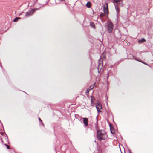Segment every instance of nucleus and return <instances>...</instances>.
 Wrapping results in <instances>:
<instances>
[{
    "mask_svg": "<svg viewBox=\"0 0 153 153\" xmlns=\"http://www.w3.org/2000/svg\"><path fill=\"white\" fill-rule=\"evenodd\" d=\"M105 16L104 13H102L100 15V16L101 17H103Z\"/></svg>",
    "mask_w": 153,
    "mask_h": 153,
    "instance_id": "18",
    "label": "nucleus"
},
{
    "mask_svg": "<svg viewBox=\"0 0 153 153\" xmlns=\"http://www.w3.org/2000/svg\"><path fill=\"white\" fill-rule=\"evenodd\" d=\"M83 122L84 125L87 126L88 125V119L86 118H83Z\"/></svg>",
    "mask_w": 153,
    "mask_h": 153,
    "instance_id": "8",
    "label": "nucleus"
},
{
    "mask_svg": "<svg viewBox=\"0 0 153 153\" xmlns=\"http://www.w3.org/2000/svg\"><path fill=\"white\" fill-rule=\"evenodd\" d=\"M20 17H16L13 20L14 22H17L19 19H20Z\"/></svg>",
    "mask_w": 153,
    "mask_h": 153,
    "instance_id": "15",
    "label": "nucleus"
},
{
    "mask_svg": "<svg viewBox=\"0 0 153 153\" xmlns=\"http://www.w3.org/2000/svg\"><path fill=\"white\" fill-rule=\"evenodd\" d=\"M34 10L32 9L29 10L28 12L26 13L25 16L26 17H29L32 16L34 13Z\"/></svg>",
    "mask_w": 153,
    "mask_h": 153,
    "instance_id": "4",
    "label": "nucleus"
},
{
    "mask_svg": "<svg viewBox=\"0 0 153 153\" xmlns=\"http://www.w3.org/2000/svg\"><path fill=\"white\" fill-rule=\"evenodd\" d=\"M39 121L42 123V124L43 126H44V124L42 123V121L40 118H39Z\"/></svg>",
    "mask_w": 153,
    "mask_h": 153,
    "instance_id": "17",
    "label": "nucleus"
},
{
    "mask_svg": "<svg viewBox=\"0 0 153 153\" xmlns=\"http://www.w3.org/2000/svg\"><path fill=\"white\" fill-rule=\"evenodd\" d=\"M91 3L90 2H87V4H86V6L88 8H90L91 6Z\"/></svg>",
    "mask_w": 153,
    "mask_h": 153,
    "instance_id": "11",
    "label": "nucleus"
},
{
    "mask_svg": "<svg viewBox=\"0 0 153 153\" xmlns=\"http://www.w3.org/2000/svg\"><path fill=\"white\" fill-rule=\"evenodd\" d=\"M96 106L97 111L98 112H101L102 111L101 110L102 109V108L100 103L99 102L97 103L96 104Z\"/></svg>",
    "mask_w": 153,
    "mask_h": 153,
    "instance_id": "3",
    "label": "nucleus"
},
{
    "mask_svg": "<svg viewBox=\"0 0 153 153\" xmlns=\"http://www.w3.org/2000/svg\"><path fill=\"white\" fill-rule=\"evenodd\" d=\"M122 0H114V4H118L122 6V3L121 2V1Z\"/></svg>",
    "mask_w": 153,
    "mask_h": 153,
    "instance_id": "6",
    "label": "nucleus"
},
{
    "mask_svg": "<svg viewBox=\"0 0 153 153\" xmlns=\"http://www.w3.org/2000/svg\"><path fill=\"white\" fill-rule=\"evenodd\" d=\"M91 102L92 104V106H93L94 105V101L95 100V98L94 97L91 96Z\"/></svg>",
    "mask_w": 153,
    "mask_h": 153,
    "instance_id": "9",
    "label": "nucleus"
},
{
    "mask_svg": "<svg viewBox=\"0 0 153 153\" xmlns=\"http://www.w3.org/2000/svg\"><path fill=\"white\" fill-rule=\"evenodd\" d=\"M108 76H107V79L108 78V76H109L108 75Z\"/></svg>",
    "mask_w": 153,
    "mask_h": 153,
    "instance_id": "21",
    "label": "nucleus"
},
{
    "mask_svg": "<svg viewBox=\"0 0 153 153\" xmlns=\"http://www.w3.org/2000/svg\"><path fill=\"white\" fill-rule=\"evenodd\" d=\"M102 67V65H101L100 63H99V65L98 66V68H97V69H98L99 72V69H101V68Z\"/></svg>",
    "mask_w": 153,
    "mask_h": 153,
    "instance_id": "13",
    "label": "nucleus"
},
{
    "mask_svg": "<svg viewBox=\"0 0 153 153\" xmlns=\"http://www.w3.org/2000/svg\"><path fill=\"white\" fill-rule=\"evenodd\" d=\"M104 12L105 13H108V4L107 3H105L103 6Z\"/></svg>",
    "mask_w": 153,
    "mask_h": 153,
    "instance_id": "5",
    "label": "nucleus"
},
{
    "mask_svg": "<svg viewBox=\"0 0 153 153\" xmlns=\"http://www.w3.org/2000/svg\"><path fill=\"white\" fill-rule=\"evenodd\" d=\"M106 26L108 32L110 33H111L113 29V24L111 22L108 21L107 22Z\"/></svg>",
    "mask_w": 153,
    "mask_h": 153,
    "instance_id": "2",
    "label": "nucleus"
},
{
    "mask_svg": "<svg viewBox=\"0 0 153 153\" xmlns=\"http://www.w3.org/2000/svg\"><path fill=\"white\" fill-rule=\"evenodd\" d=\"M90 90V89H87L86 90V92L87 93H88Z\"/></svg>",
    "mask_w": 153,
    "mask_h": 153,
    "instance_id": "20",
    "label": "nucleus"
},
{
    "mask_svg": "<svg viewBox=\"0 0 153 153\" xmlns=\"http://www.w3.org/2000/svg\"><path fill=\"white\" fill-rule=\"evenodd\" d=\"M5 145L6 146L7 149H10V147L7 144H5Z\"/></svg>",
    "mask_w": 153,
    "mask_h": 153,
    "instance_id": "19",
    "label": "nucleus"
},
{
    "mask_svg": "<svg viewBox=\"0 0 153 153\" xmlns=\"http://www.w3.org/2000/svg\"><path fill=\"white\" fill-rule=\"evenodd\" d=\"M111 133L112 134H113V133H114V132H112V131H111Z\"/></svg>",
    "mask_w": 153,
    "mask_h": 153,
    "instance_id": "22",
    "label": "nucleus"
},
{
    "mask_svg": "<svg viewBox=\"0 0 153 153\" xmlns=\"http://www.w3.org/2000/svg\"><path fill=\"white\" fill-rule=\"evenodd\" d=\"M90 25L91 27H92V28H95V25L94 23H93V22L91 23Z\"/></svg>",
    "mask_w": 153,
    "mask_h": 153,
    "instance_id": "14",
    "label": "nucleus"
},
{
    "mask_svg": "<svg viewBox=\"0 0 153 153\" xmlns=\"http://www.w3.org/2000/svg\"><path fill=\"white\" fill-rule=\"evenodd\" d=\"M129 153H131V152L130 151Z\"/></svg>",
    "mask_w": 153,
    "mask_h": 153,
    "instance_id": "24",
    "label": "nucleus"
},
{
    "mask_svg": "<svg viewBox=\"0 0 153 153\" xmlns=\"http://www.w3.org/2000/svg\"><path fill=\"white\" fill-rule=\"evenodd\" d=\"M134 59L135 60H136L137 61H138L139 62H140L143 63L144 64H145L146 65H148L146 63H145V62H143V61H141V60H137V59H136L135 58H134Z\"/></svg>",
    "mask_w": 153,
    "mask_h": 153,
    "instance_id": "12",
    "label": "nucleus"
},
{
    "mask_svg": "<svg viewBox=\"0 0 153 153\" xmlns=\"http://www.w3.org/2000/svg\"><path fill=\"white\" fill-rule=\"evenodd\" d=\"M114 5L117 13H119L120 11V9L119 8V7L121 5H119V4H114Z\"/></svg>",
    "mask_w": 153,
    "mask_h": 153,
    "instance_id": "7",
    "label": "nucleus"
},
{
    "mask_svg": "<svg viewBox=\"0 0 153 153\" xmlns=\"http://www.w3.org/2000/svg\"><path fill=\"white\" fill-rule=\"evenodd\" d=\"M146 41V40L144 38H143L141 39V40H139L138 41V42L139 43H142V42H145Z\"/></svg>",
    "mask_w": 153,
    "mask_h": 153,
    "instance_id": "10",
    "label": "nucleus"
},
{
    "mask_svg": "<svg viewBox=\"0 0 153 153\" xmlns=\"http://www.w3.org/2000/svg\"><path fill=\"white\" fill-rule=\"evenodd\" d=\"M95 85V84H94L93 85L90 86V87H89V89H90L91 90L94 87V86Z\"/></svg>",
    "mask_w": 153,
    "mask_h": 153,
    "instance_id": "16",
    "label": "nucleus"
},
{
    "mask_svg": "<svg viewBox=\"0 0 153 153\" xmlns=\"http://www.w3.org/2000/svg\"><path fill=\"white\" fill-rule=\"evenodd\" d=\"M97 137L100 141L106 139L107 135L105 131L103 129H98L97 131Z\"/></svg>",
    "mask_w": 153,
    "mask_h": 153,
    "instance_id": "1",
    "label": "nucleus"
},
{
    "mask_svg": "<svg viewBox=\"0 0 153 153\" xmlns=\"http://www.w3.org/2000/svg\"><path fill=\"white\" fill-rule=\"evenodd\" d=\"M100 61H102V59H100Z\"/></svg>",
    "mask_w": 153,
    "mask_h": 153,
    "instance_id": "23",
    "label": "nucleus"
}]
</instances>
